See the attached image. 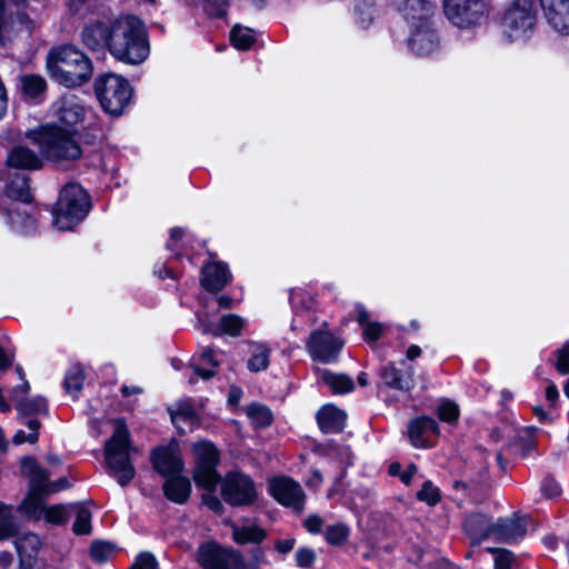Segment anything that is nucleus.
I'll return each mask as SVG.
<instances>
[{"label":"nucleus","instance_id":"42","mask_svg":"<svg viewBox=\"0 0 569 569\" xmlns=\"http://www.w3.org/2000/svg\"><path fill=\"white\" fill-rule=\"evenodd\" d=\"M71 516L70 506L53 505L47 507L43 518L47 522L52 525H63Z\"/></svg>","mask_w":569,"mask_h":569},{"label":"nucleus","instance_id":"36","mask_svg":"<svg viewBox=\"0 0 569 569\" xmlns=\"http://www.w3.org/2000/svg\"><path fill=\"white\" fill-rule=\"evenodd\" d=\"M246 415L257 428H263L271 423L272 413L268 407L260 403H251L246 408Z\"/></svg>","mask_w":569,"mask_h":569},{"label":"nucleus","instance_id":"8","mask_svg":"<svg viewBox=\"0 0 569 569\" xmlns=\"http://www.w3.org/2000/svg\"><path fill=\"white\" fill-rule=\"evenodd\" d=\"M22 472L29 477V492L21 503V510L33 519L44 515V496L61 490L57 483H44L47 471L34 459L24 458L21 461Z\"/></svg>","mask_w":569,"mask_h":569},{"label":"nucleus","instance_id":"11","mask_svg":"<svg viewBox=\"0 0 569 569\" xmlns=\"http://www.w3.org/2000/svg\"><path fill=\"white\" fill-rule=\"evenodd\" d=\"M192 453L194 457L193 481L203 489L214 488L220 480L217 471L220 461L219 450L211 441L199 440L192 445Z\"/></svg>","mask_w":569,"mask_h":569},{"label":"nucleus","instance_id":"26","mask_svg":"<svg viewBox=\"0 0 569 569\" xmlns=\"http://www.w3.org/2000/svg\"><path fill=\"white\" fill-rule=\"evenodd\" d=\"M82 42L91 50H100L108 47L110 50L111 26L102 22L88 24L81 33Z\"/></svg>","mask_w":569,"mask_h":569},{"label":"nucleus","instance_id":"53","mask_svg":"<svg viewBox=\"0 0 569 569\" xmlns=\"http://www.w3.org/2000/svg\"><path fill=\"white\" fill-rule=\"evenodd\" d=\"M129 569H159L156 557L150 552H141Z\"/></svg>","mask_w":569,"mask_h":569},{"label":"nucleus","instance_id":"24","mask_svg":"<svg viewBox=\"0 0 569 569\" xmlns=\"http://www.w3.org/2000/svg\"><path fill=\"white\" fill-rule=\"evenodd\" d=\"M172 423L181 433L193 431L199 426L196 409L189 400H183L169 409Z\"/></svg>","mask_w":569,"mask_h":569},{"label":"nucleus","instance_id":"40","mask_svg":"<svg viewBox=\"0 0 569 569\" xmlns=\"http://www.w3.org/2000/svg\"><path fill=\"white\" fill-rule=\"evenodd\" d=\"M230 41L238 50H248L254 41L253 31L249 28L234 27L230 32Z\"/></svg>","mask_w":569,"mask_h":569},{"label":"nucleus","instance_id":"25","mask_svg":"<svg viewBox=\"0 0 569 569\" xmlns=\"http://www.w3.org/2000/svg\"><path fill=\"white\" fill-rule=\"evenodd\" d=\"M230 272L222 262H209L202 267L201 286L208 291H219L230 281Z\"/></svg>","mask_w":569,"mask_h":569},{"label":"nucleus","instance_id":"58","mask_svg":"<svg viewBox=\"0 0 569 569\" xmlns=\"http://www.w3.org/2000/svg\"><path fill=\"white\" fill-rule=\"evenodd\" d=\"M296 560L299 567H310L315 560V552L311 549H299L296 552Z\"/></svg>","mask_w":569,"mask_h":569},{"label":"nucleus","instance_id":"60","mask_svg":"<svg viewBox=\"0 0 569 569\" xmlns=\"http://www.w3.org/2000/svg\"><path fill=\"white\" fill-rule=\"evenodd\" d=\"M172 365H173L174 369L184 371V376L188 378L190 383H196L197 379L194 378L192 370L190 368H188L190 366V363L184 365L181 360H173Z\"/></svg>","mask_w":569,"mask_h":569},{"label":"nucleus","instance_id":"32","mask_svg":"<svg viewBox=\"0 0 569 569\" xmlns=\"http://www.w3.org/2000/svg\"><path fill=\"white\" fill-rule=\"evenodd\" d=\"M492 522L483 515H471L465 520L466 532L477 542L490 538Z\"/></svg>","mask_w":569,"mask_h":569},{"label":"nucleus","instance_id":"44","mask_svg":"<svg viewBox=\"0 0 569 569\" xmlns=\"http://www.w3.org/2000/svg\"><path fill=\"white\" fill-rule=\"evenodd\" d=\"M193 239V236L182 228H173L170 231V239L167 243V248L171 251H176L186 244H189Z\"/></svg>","mask_w":569,"mask_h":569},{"label":"nucleus","instance_id":"64","mask_svg":"<svg viewBox=\"0 0 569 569\" xmlns=\"http://www.w3.org/2000/svg\"><path fill=\"white\" fill-rule=\"evenodd\" d=\"M416 472L417 467L415 465L409 466L408 469L401 475L402 482L409 485Z\"/></svg>","mask_w":569,"mask_h":569},{"label":"nucleus","instance_id":"54","mask_svg":"<svg viewBox=\"0 0 569 569\" xmlns=\"http://www.w3.org/2000/svg\"><path fill=\"white\" fill-rule=\"evenodd\" d=\"M490 552L496 553L495 569H511L513 556L506 549H488Z\"/></svg>","mask_w":569,"mask_h":569},{"label":"nucleus","instance_id":"1","mask_svg":"<svg viewBox=\"0 0 569 569\" xmlns=\"http://www.w3.org/2000/svg\"><path fill=\"white\" fill-rule=\"evenodd\" d=\"M53 124L31 131L28 137L49 160H74L81 156V148L74 140L78 126L84 121L87 108L76 94L68 93L51 106Z\"/></svg>","mask_w":569,"mask_h":569},{"label":"nucleus","instance_id":"49","mask_svg":"<svg viewBox=\"0 0 569 569\" xmlns=\"http://www.w3.org/2000/svg\"><path fill=\"white\" fill-rule=\"evenodd\" d=\"M17 409L24 415L42 413L47 409V402L44 398L37 397L31 400L18 402Z\"/></svg>","mask_w":569,"mask_h":569},{"label":"nucleus","instance_id":"29","mask_svg":"<svg viewBox=\"0 0 569 569\" xmlns=\"http://www.w3.org/2000/svg\"><path fill=\"white\" fill-rule=\"evenodd\" d=\"M219 361L216 359L213 350L206 349L199 356H194L190 362V368L196 377L207 380L216 375Z\"/></svg>","mask_w":569,"mask_h":569},{"label":"nucleus","instance_id":"43","mask_svg":"<svg viewBox=\"0 0 569 569\" xmlns=\"http://www.w3.org/2000/svg\"><path fill=\"white\" fill-rule=\"evenodd\" d=\"M356 12L357 22L363 29L369 28V26L375 21L376 10L371 1H363L362 3L358 4Z\"/></svg>","mask_w":569,"mask_h":569},{"label":"nucleus","instance_id":"46","mask_svg":"<svg viewBox=\"0 0 569 569\" xmlns=\"http://www.w3.org/2000/svg\"><path fill=\"white\" fill-rule=\"evenodd\" d=\"M113 545L104 541H97L92 543L90 553L94 561L97 562H106L110 560L114 555Z\"/></svg>","mask_w":569,"mask_h":569},{"label":"nucleus","instance_id":"48","mask_svg":"<svg viewBox=\"0 0 569 569\" xmlns=\"http://www.w3.org/2000/svg\"><path fill=\"white\" fill-rule=\"evenodd\" d=\"M290 303L295 311L309 310L313 307V300L302 289H293L290 292Z\"/></svg>","mask_w":569,"mask_h":569},{"label":"nucleus","instance_id":"14","mask_svg":"<svg viewBox=\"0 0 569 569\" xmlns=\"http://www.w3.org/2000/svg\"><path fill=\"white\" fill-rule=\"evenodd\" d=\"M269 492L276 501L295 512L305 509L306 495L299 482L293 479L279 476L269 480Z\"/></svg>","mask_w":569,"mask_h":569},{"label":"nucleus","instance_id":"28","mask_svg":"<svg viewBox=\"0 0 569 569\" xmlns=\"http://www.w3.org/2000/svg\"><path fill=\"white\" fill-rule=\"evenodd\" d=\"M9 167L27 170H36L42 167V160L31 149L22 146L13 148L7 158Z\"/></svg>","mask_w":569,"mask_h":569},{"label":"nucleus","instance_id":"51","mask_svg":"<svg viewBox=\"0 0 569 569\" xmlns=\"http://www.w3.org/2000/svg\"><path fill=\"white\" fill-rule=\"evenodd\" d=\"M556 361L555 367L561 375L569 373V340L559 349L555 351Z\"/></svg>","mask_w":569,"mask_h":569},{"label":"nucleus","instance_id":"4","mask_svg":"<svg viewBox=\"0 0 569 569\" xmlns=\"http://www.w3.org/2000/svg\"><path fill=\"white\" fill-rule=\"evenodd\" d=\"M47 67L51 77L67 88L81 86L92 73L91 61L73 46L52 50L49 53Z\"/></svg>","mask_w":569,"mask_h":569},{"label":"nucleus","instance_id":"13","mask_svg":"<svg viewBox=\"0 0 569 569\" xmlns=\"http://www.w3.org/2000/svg\"><path fill=\"white\" fill-rule=\"evenodd\" d=\"M220 495L224 502L230 506L252 505L257 497V489L253 481L244 473L231 471L220 478Z\"/></svg>","mask_w":569,"mask_h":569},{"label":"nucleus","instance_id":"22","mask_svg":"<svg viewBox=\"0 0 569 569\" xmlns=\"http://www.w3.org/2000/svg\"><path fill=\"white\" fill-rule=\"evenodd\" d=\"M401 363L403 369L397 368L392 362L386 365L381 369V379L390 388L409 391L415 387V369L410 365Z\"/></svg>","mask_w":569,"mask_h":569},{"label":"nucleus","instance_id":"59","mask_svg":"<svg viewBox=\"0 0 569 569\" xmlns=\"http://www.w3.org/2000/svg\"><path fill=\"white\" fill-rule=\"evenodd\" d=\"M542 491L547 497L553 498L560 495L561 489L556 480L546 478L542 483Z\"/></svg>","mask_w":569,"mask_h":569},{"label":"nucleus","instance_id":"56","mask_svg":"<svg viewBox=\"0 0 569 569\" xmlns=\"http://www.w3.org/2000/svg\"><path fill=\"white\" fill-rule=\"evenodd\" d=\"M363 327V337L367 341H377L381 332L383 330V327L381 323L378 322H367V325Z\"/></svg>","mask_w":569,"mask_h":569},{"label":"nucleus","instance_id":"10","mask_svg":"<svg viewBox=\"0 0 569 569\" xmlns=\"http://www.w3.org/2000/svg\"><path fill=\"white\" fill-rule=\"evenodd\" d=\"M196 559L202 569H256L263 553L257 550L254 562L246 565L239 551L209 541L199 546Z\"/></svg>","mask_w":569,"mask_h":569},{"label":"nucleus","instance_id":"34","mask_svg":"<svg viewBox=\"0 0 569 569\" xmlns=\"http://www.w3.org/2000/svg\"><path fill=\"white\" fill-rule=\"evenodd\" d=\"M17 532L18 523L12 507L0 503V541L13 537Z\"/></svg>","mask_w":569,"mask_h":569},{"label":"nucleus","instance_id":"33","mask_svg":"<svg viewBox=\"0 0 569 569\" xmlns=\"http://www.w3.org/2000/svg\"><path fill=\"white\" fill-rule=\"evenodd\" d=\"M318 376L333 393H347L353 389V381L346 375L318 370Z\"/></svg>","mask_w":569,"mask_h":569},{"label":"nucleus","instance_id":"3","mask_svg":"<svg viewBox=\"0 0 569 569\" xmlns=\"http://www.w3.org/2000/svg\"><path fill=\"white\" fill-rule=\"evenodd\" d=\"M30 201L27 177L17 172L8 174L0 197V216L16 232L27 234L34 229V219L27 210Z\"/></svg>","mask_w":569,"mask_h":569},{"label":"nucleus","instance_id":"55","mask_svg":"<svg viewBox=\"0 0 569 569\" xmlns=\"http://www.w3.org/2000/svg\"><path fill=\"white\" fill-rule=\"evenodd\" d=\"M207 492L202 496L203 503L214 512L221 513L223 505L220 499L214 495L216 487L212 489H206Z\"/></svg>","mask_w":569,"mask_h":569},{"label":"nucleus","instance_id":"27","mask_svg":"<svg viewBox=\"0 0 569 569\" xmlns=\"http://www.w3.org/2000/svg\"><path fill=\"white\" fill-rule=\"evenodd\" d=\"M317 421L323 432H340L346 423V413L332 405H326L318 411Z\"/></svg>","mask_w":569,"mask_h":569},{"label":"nucleus","instance_id":"15","mask_svg":"<svg viewBox=\"0 0 569 569\" xmlns=\"http://www.w3.org/2000/svg\"><path fill=\"white\" fill-rule=\"evenodd\" d=\"M408 48L420 58L432 57L441 49V40L433 22L409 28Z\"/></svg>","mask_w":569,"mask_h":569},{"label":"nucleus","instance_id":"20","mask_svg":"<svg viewBox=\"0 0 569 569\" xmlns=\"http://www.w3.org/2000/svg\"><path fill=\"white\" fill-rule=\"evenodd\" d=\"M397 8L409 28L432 22L435 4L430 0H402Z\"/></svg>","mask_w":569,"mask_h":569},{"label":"nucleus","instance_id":"19","mask_svg":"<svg viewBox=\"0 0 569 569\" xmlns=\"http://www.w3.org/2000/svg\"><path fill=\"white\" fill-rule=\"evenodd\" d=\"M439 432L437 421L429 417L413 419L408 426L410 442L416 448L433 447Z\"/></svg>","mask_w":569,"mask_h":569},{"label":"nucleus","instance_id":"5","mask_svg":"<svg viewBox=\"0 0 569 569\" xmlns=\"http://www.w3.org/2000/svg\"><path fill=\"white\" fill-rule=\"evenodd\" d=\"M91 209L88 192L78 183L69 182L62 187L52 210V224L60 231L72 230L82 222Z\"/></svg>","mask_w":569,"mask_h":569},{"label":"nucleus","instance_id":"41","mask_svg":"<svg viewBox=\"0 0 569 569\" xmlns=\"http://www.w3.org/2000/svg\"><path fill=\"white\" fill-rule=\"evenodd\" d=\"M84 383V371L81 367L74 366L69 369L64 379V387L68 393L76 396Z\"/></svg>","mask_w":569,"mask_h":569},{"label":"nucleus","instance_id":"17","mask_svg":"<svg viewBox=\"0 0 569 569\" xmlns=\"http://www.w3.org/2000/svg\"><path fill=\"white\" fill-rule=\"evenodd\" d=\"M199 328L203 333H210L213 336L228 335L231 337H238L241 335L246 320L234 313H228L220 318L219 322H214L211 315L207 310H200L196 313Z\"/></svg>","mask_w":569,"mask_h":569},{"label":"nucleus","instance_id":"57","mask_svg":"<svg viewBox=\"0 0 569 569\" xmlns=\"http://www.w3.org/2000/svg\"><path fill=\"white\" fill-rule=\"evenodd\" d=\"M303 526L308 530V532L317 535L321 531L323 520L320 516L312 513L305 519Z\"/></svg>","mask_w":569,"mask_h":569},{"label":"nucleus","instance_id":"61","mask_svg":"<svg viewBox=\"0 0 569 569\" xmlns=\"http://www.w3.org/2000/svg\"><path fill=\"white\" fill-rule=\"evenodd\" d=\"M8 97L2 80L0 79V119L4 116L7 110Z\"/></svg>","mask_w":569,"mask_h":569},{"label":"nucleus","instance_id":"45","mask_svg":"<svg viewBox=\"0 0 569 569\" xmlns=\"http://www.w3.org/2000/svg\"><path fill=\"white\" fill-rule=\"evenodd\" d=\"M27 427L29 432L27 433L23 430H18L13 437V442L16 445H22L24 442L34 443L38 440V430L40 428V423L37 419H29L27 421Z\"/></svg>","mask_w":569,"mask_h":569},{"label":"nucleus","instance_id":"18","mask_svg":"<svg viewBox=\"0 0 569 569\" xmlns=\"http://www.w3.org/2000/svg\"><path fill=\"white\" fill-rule=\"evenodd\" d=\"M548 26L559 36L569 37V0H539Z\"/></svg>","mask_w":569,"mask_h":569},{"label":"nucleus","instance_id":"23","mask_svg":"<svg viewBox=\"0 0 569 569\" xmlns=\"http://www.w3.org/2000/svg\"><path fill=\"white\" fill-rule=\"evenodd\" d=\"M152 463L154 469L162 476L173 477L183 469V461L174 448H159L152 453Z\"/></svg>","mask_w":569,"mask_h":569},{"label":"nucleus","instance_id":"30","mask_svg":"<svg viewBox=\"0 0 569 569\" xmlns=\"http://www.w3.org/2000/svg\"><path fill=\"white\" fill-rule=\"evenodd\" d=\"M163 491L169 500L176 503H184L190 496L191 483L188 478L176 475L164 481Z\"/></svg>","mask_w":569,"mask_h":569},{"label":"nucleus","instance_id":"35","mask_svg":"<svg viewBox=\"0 0 569 569\" xmlns=\"http://www.w3.org/2000/svg\"><path fill=\"white\" fill-rule=\"evenodd\" d=\"M270 350L262 343L251 346V356L248 360V369L252 372L266 370L269 366Z\"/></svg>","mask_w":569,"mask_h":569},{"label":"nucleus","instance_id":"39","mask_svg":"<svg viewBox=\"0 0 569 569\" xmlns=\"http://www.w3.org/2000/svg\"><path fill=\"white\" fill-rule=\"evenodd\" d=\"M23 93L32 99H37L46 91V81L37 74H27L21 78Z\"/></svg>","mask_w":569,"mask_h":569},{"label":"nucleus","instance_id":"52","mask_svg":"<svg viewBox=\"0 0 569 569\" xmlns=\"http://www.w3.org/2000/svg\"><path fill=\"white\" fill-rule=\"evenodd\" d=\"M459 409L458 406L449 400L442 401L438 407V417L440 420L446 422H452L458 419Z\"/></svg>","mask_w":569,"mask_h":569},{"label":"nucleus","instance_id":"31","mask_svg":"<svg viewBox=\"0 0 569 569\" xmlns=\"http://www.w3.org/2000/svg\"><path fill=\"white\" fill-rule=\"evenodd\" d=\"M14 545L21 562L30 565L39 551L41 541L37 535L28 532L19 536Z\"/></svg>","mask_w":569,"mask_h":569},{"label":"nucleus","instance_id":"2","mask_svg":"<svg viewBox=\"0 0 569 569\" xmlns=\"http://www.w3.org/2000/svg\"><path fill=\"white\" fill-rule=\"evenodd\" d=\"M110 53L128 64H139L148 58L147 32L139 18L121 17L111 24Z\"/></svg>","mask_w":569,"mask_h":569},{"label":"nucleus","instance_id":"38","mask_svg":"<svg viewBox=\"0 0 569 569\" xmlns=\"http://www.w3.org/2000/svg\"><path fill=\"white\" fill-rule=\"evenodd\" d=\"M71 515L76 516L73 532L77 535H87L91 530V512L83 505H70Z\"/></svg>","mask_w":569,"mask_h":569},{"label":"nucleus","instance_id":"47","mask_svg":"<svg viewBox=\"0 0 569 569\" xmlns=\"http://www.w3.org/2000/svg\"><path fill=\"white\" fill-rule=\"evenodd\" d=\"M348 536L349 528L341 522L335 523L326 530V540L330 545H341L347 540Z\"/></svg>","mask_w":569,"mask_h":569},{"label":"nucleus","instance_id":"37","mask_svg":"<svg viewBox=\"0 0 569 569\" xmlns=\"http://www.w3.org/2000/svg\"><path fill=\"white\" fill-rule=\"evenodd\" d=\"M264 531L256 526L233 527L232 537L237 543H258L263 540Z\"/></svg>","mask_w":569,"mask_h":569},{"label":"nucleus","instance_id":"50","mask_svg":"<svg viewBox=\"0 0 569 569\" xmlns=\"http://www.w3.org/2000/svg\"><path fill=\"white\" fill-rule=\"evenodd\" d=\"M417 498L420 501L427 502L429 506H435L440 500V492L431 481L427 480L423 482L421 490L418 491Z\"/></svg>","mask_w":569,"mask_h":569},{"label":"nucleus","instance_id":"7","mask_svg":"<svg viewBox=\"0 0 569 569\" xmlns=\"http://www.w3.org/2000/svg\"><path fill=\"white\" fill-rule=\"evenodd\" d=\"M536 26V1L513 0L500 21L501 37L509 43H525L532 37Z\"/></svg>","mask_w":569,"mask_h":569},{"label":"nucleus","instance_id":"6","mask_svg":"<svg viewBox=\"0 0 569 569\" xmlns=\"http://www.w3.org/2000/svg\"><path fill=\"white\" fill-rule=\"evenodd\" d=\"M132 450L127 426L121 420L113 421V433L104 445V460L109 475L120 486L128 485L134 478L136 471L130 460Z\"/></svg>","mask_w":569,"mask_h":569},{"label":"nucleus","instance_id":"63","mask_svg":"<svg viewBox=\"0 0 569 569\" xmlns=\"http://www.w3.org/2000/svg\"><path fill=\"white\" fill-rule=\"evenodd\" d=\"M421 355V349L417 345H411L406 352V358L410 361L417 359Z\"/></svg>","mask_w":569,"mask_h":569},{"label":"nucleus","instance_id":"9","mask_svg":"<svg viewBox=\"0 0 569 569\" xmlns=\"http://www.w3.org/2000/svg\"><path fill=\"white\" fill-rule=\"evenodd\" d=\"M94 92L102 109L111 116H120L132 99L129 81L116 73H104L96 78Z\"/></svg>","mask_w":569,"mask_h":569},{"label":"nucleus","instance_id":"16","mask_svg":"<svg viewBox=\"0 0 569 569\" xmlns=\"http://www.w3.org/2000/svg\"><path fill=\"white\" fill-rule=\"evenodd\" d=\"M343 341L328 330L311 332L307 342V350L313 360L332 363L338 360Z\"/></svg>","mask_w":569,"mask_h":569},{"label":"nucleus","instance_id":"21","mask_svg":"<svg viewBox=\"0 0 569 569\" xmlns=\"http://www.w3.org/2000/svg\"><path fill=\"white\" fill-rule=\"evenodd\" d=\"M526 533V522L519 517L500 518L492 522L490 538L500 543H512Z\"/></svg>","mask_w":569,"mask_h":569},{"label":"nucleus","instance_id":"62","mask_svg":"<svg viewBox=\"0 0 569 569\" xmlns=\"http://www.w3.org/2000/svg\"><path fill=\"white\" fill-rule=\"evenodd\" d=\"M559 397V391L555 383H550L546 389V399L550 405H553Z\"/></svg>","mask_w":569,"mask_h":569},{"label":"nucleus","instance_id":"12","mask_svg":"<svg viewBox=\"0 0 569 569\" xmlns=\"http://www.w3.org/2000/svg\"><path fill=\"white\" fill-rule=\"evenodd\" d=\"M447 19L459 29H473L488 19V0H443Z\"/></svg>","mask_w":569,"mask_h":569}]
</instances>
